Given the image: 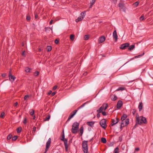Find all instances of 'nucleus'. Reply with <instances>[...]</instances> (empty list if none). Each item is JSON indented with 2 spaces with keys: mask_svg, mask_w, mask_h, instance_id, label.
<instances>
[{
  "mask_svg": "<svg viewBox=\"0 0 153 153\" xmlns=\"http://www.w3.org/2000/svg\"><path fill=\"white\" fill-rule=\"evenodd\" d=\"M59 41L58 40L56 39L55 40V43L56 44H58L59 43Z\"/></svg>",
  "mask_w": 153,
  "mask_h": 153,
  "instance_id": "nucleus-46",
  "label": "nucleus"
},
{
  "mask_svg": "<svg viewBox=\"0 0 153 153\" xmlns=\"http://www.w3.org/2000/svg\"><path fill=\"white\" fill-rule=\"evenodd\" d=\"M117 99V97L115 95H113L111 96V99L113 101H115Z\"/></svg>",
  "mask_w": 153,
  "mask_h": 153,
  "instance_id": "nucleus-22",
  "label": "nucleus"
},
{
  "mask_svg": "<svg viewBox=\"0 0 153 153\" xmlns=\"http://www.w3.org/2000/svg\"><path fill=\"white\" fill-rule=\"evenodd\" d=\"M100 114H97V117L99 118L100 117Z\"/></svg>",
  "mask_w": 153,
  "mask_h": 153,
  "instance_id": "nucleus-57",
  "label": "nucleus"
},
{
  "mask_svg": "<svg viewBox=\"0 0 153 153\" xmlns=\"http://www.w3.org/2000/svg\"><path fill=\"white\" fill-rule=\"evenodd\" d=\"M12 135L11 134H10L7 136V140H10L12 138Z\"/></svg>",
  "mask_w": 153,
  "mask_h": 153,
  "instance_id": "nucleus-37",
  "label": "nucleus"
},
{
  "mask_svg": "<svg viewBox=\"0 0 153 153\" xmlns=\"http://www.w3.org/2000/svg\"><path fill=\"white\" fill-rule=\"evenodd\" d=\"M88 142L87 141H84L82 143V147L84 153H87L88 152Z\"/></svg>",
  "mask_w": 153,
  "mask_h": 153,
  "instance_id": "nucleus-3",
  "label": "nucleus"
},
{
  "mask_svg": "<svg viewBox=\"0 0 153 153\" xmlns=\"http://www.w3.org/2000/svg\"><path fill=\"white\" fill-rule=\"evenodd\" d=\"M105 37L104 36L100 37L99 39V43H101L104 42L105 40Z\"/></svg>",
  "mask_w": 153,
  "mask_h": 153,
  "instance_id": "nucleus-14",
  "label": "nucleus"
},
{
  "mask_svg": "<svg viewBox=\"0 0 153 153\" xmlns=\"http://www.w3.org/2000/svg\"><path fill=\"white\" fill-rule=\"evenodd\" d=\"M62 137H65V135H64V131H63V134L62 135Z\"/></svg>",
  "mask_w": 153,
  "mask_h": 153,
  "instance_id": "nucleus-60",
  "label": "nucleus"
},
{
  "mask_svg": "<svg viewBox=\"0 0 153 153\" xmlns=\"http://www.w3.org/2000/svg\"><path fill=\"white\" fill-rule=\"evenodd\" d=\"M94 122L93 121L89 122L87 123L88 125L92 127L93 126Z\"/></svg>",
  "mask_w": 153,
  "mask_h": 153,
  "instance_id": "nucleus-19",
  "label": "nucleus"
},
{
  "mask_svg": "<svg viewBox=\"0 0 153 153\" xmlns=\"http://www.w3.org/2000/svg\"><path fill=\"white\" fill-rule=\"evenodd\" d=\"M52 49V48L51 46H48L47 47V50L48 51H50Z\"/></svg>",
  "mask_w": 153,
  "mask_h": 153,
  "instance_id": "nucleus-35",
  "label": "nucleus"
},
{
  "mask_svg": "<svg viewBox=\"0 0 153 153\" xmlns=\"http://www.w3.org/2000/svg\"><path fill=\"white\" fill-rule=\"evenodd\" d=\"M27 119L26 118H25L23 121V123L24 124H26L27 123Z\"/></svg>",
  "mask_w": 153,
  "mask_h": 153,
  "instance_id": "nucleus-43",
  "label": "nucleus"
},
{
  "mask_svg": "<svg viewBox=\"0 0 153 153\" xmlns=\"http://www.w3.org/2000/svg\"><path fill=\"white\" fill-rule=\"evenodd\" d=\"M17 138V136H14L12 138V140H16Z\"/></svg>",
  "mask_w": 153,
  "mask_h": 153,
  "instance_id": "nucleus-39",
  "label": "nucleus"
},
{
  "mask_svg": "<svg viewBox=\"0 0 153 153\" xmlns=\"http://www.w3.org/2000/svg\"><path fill=\"white\" fill-rule=\"evenodd\" d=\"M142 56V55H139L137 56H135L134 57V58H138V57H140V56Z\"/></svg>",
  "mask_w": 153,
  "mask_h": 153,
  "instance_id": "nucleus-55",
  "label": "nucleus"
},
{
  "mask_svg": "<svg viewBox=\"0 0 153 153\" xmlns=\"http://www.w3.org/2000/svg\"><path fill=\"white\" fill-rule=\"evenodd\" d=\"M113 38L115 39V40L117 41V33L116 30H115L113 32Z\"/></svg>",
  "mask_w": 153,
  "mask_h": 153,
  "instance_id": "nucleus-15",
  "label": "nucleus"
},
{
  "mask_svg": "<svg viewBox=\"0 0 153 153\" xmlns=\"http://www.w3.org/2000/svg\"><path fill=\"white\" fill-rule=\"evenodd\" d=\"M125 88L122 87H119L116 90V91H119L120 90L123 91L125 89Z\"/></svg>",
  "mask_w": 153,
  "mask_h": 153,
  "instance_id": "nucleus-31",
  "label": "nucleus"
},
{
  "mask_svg": "<svg viewBox=\"0 0 153 153\" xmlns=\"http://www.w3.org/2000/svg\"><path fill=\"white\" fill-rule=\"evenodd\" d=\"M77 111V110H75L74 111H73L70 114V115L69 116L68 118L67 121H69L71 120V119L74 116V115L76 114V113Z\"/></svg>",
  "mask_w": 153,
  "mask_h": 153,
  "instance_id": "nucleus-8",
  "label": "nucleus"
},
{
  "mask_svg": "<svg viewBox=\"0 0 153 153\" xmlns=\"http://www.w3.org/2000/svg\"><path fill=\"white\" fill-rule=\"evenodd\" d=\"M120 127L121 128L126 126L129 123V120L127 119L126 120H124L123 121H121Z\"/></svg>",
  "mask_w": 153,
  "mask_h": 153,
  "instance_id": "nucleus-5",
  "label": "nucleus"
},
{
  "mask_svg": "<svg viewBox=\"0 0 153 153\" xmlns=\"http://www.w3.org/2000/svg\"><path fill=\"white\" fill-rule=\"evenodd\" d=\"M103 108H104V110H105L108 107L107 104H104L102 105Z\"/></svg>",
  "mask_w": 153,
  "mask_h": 153,
  "instance_id": "nucleus-26",
  "label": "nucleus"
},
{
  "mask_svg": "<svg viewBox=\"0 0 153 153\" xmlns=\"http://www.w3.org/2000/svg\"><path fill=\"white\" fill-rule=\"evenodd\" d=\"M139 4V2L137 1L133 4L134 5L135 7H137Z\"/></svg>",
  "mask_w": 153,
  "mask_h": 153,
  "instance_id": "nucleus-40",
  "label": "nucleus"
},
{
  "mask_svg": "<svg viewBox=\"0 0 153 153\" xmlns=\"http://www.w3.org/2000/svg\"><path fill=\"white\" fill-rule=\"evenodd\" d=\"M137 124H136L134 126V128H136V127H137Z\"/></svg>",
  "mask_w": 153,
  "mask_h": 153,
  "instance_id": "nucleus-64",
  "label": "nucleus"
},
{
  "mask_svg": "<svg viewBox=\"0 0 153 153\" xmlns=\"http://www.w3.org/2000/svg\"><path fill=\"white\" fill-rule=\"evenodd\" d=\"M139 150V149L138 148H136L135 149V151H138Z\"/></svg>",
  "mask_w": 153,
  "mask_h": 153,
  "instance_id": "nucleus-56",
  "label": "nucleus"
},
{
  "mask_svg": "<svg viewBox=\"0 0 153 153\" xmlns=\"http://www.w3.org/2000/svg\"><path fill=\"white\" fill-rule=\"evenodd\" d=\"M87 72H85L83 74V75L85 76H86L87 75Z\"/></svg>",
  "mask_w": 153,
  "mask_h": 153,
  "instance_id": "nucleus-62",
  "label": "nucleus"
},
{
  "mask_svg": "<svg viewBox=\"0 0 153 153\" xmlns=\"http://www.w3.org/2000/svg\"><path fill=\"white\" fill-rule=\"evenodd\" d=\"M52 93V91H49V92H48V95H50Z\"/></svg>",
  "mask_w": 153,
  "mask_h": 153,
  "instance_id": "nucleus-51",
  "label": "nucleus"
},
{
  "mask_svg": "<svg viewBox=\"0 0 153 153\" xmlns=\"http://www.w3.org/2000/svg\"><path fill=\"white\" fill-rule=\"evenodd\" d=\"M39 72L38 71H36L34 73V75L35 76H38L39 74Z\"/></svg>",
  "mask_w": 153,
  "mask_h": 153,
  "instance_id": "nucleus-41",
  "label": "nucleus"
},
{
  "mask_svg": "<svg viewBox=\"0 0 153 153\" xmlns=\"http://www.w3.org/2000/svg\"><path fill=\"white\" fill-rule=\"evenodd\" d=\"M4 112H2L1 113V115L0 116V117L1 118H3V117L4 116Z\"/></svg>",
  "mask_w": 153,
  "mask_h": 153,
  "instance_id": "nucleus-44",
  "label": "nucleus"
},
{
  "mask_svg": "<svg viewBox=\"0 0 153 153\" xmlns=\"http://www.w3.org/2000/svg\"><path fill=\"white\" fill-rule=\"evenodd\" d=\"M136 123L138 124L141 125L143 123L146 124L147 120L146 118L143 117H139L137 114L136 115Z\"/></svg>",
  "mask_w": 153,
  "mask_h": 153,
  "instance_id": "nucleus-1",
  "label": "nucleus"
},
{
  "mask_svg": "<svg viewBox=\"0 0 153 153\" xmlns=\"http://www.w3.org/2000/svg\"><path fill=\"white\" fill-rule=\"evenodd\" d=\"M18 105V103L17 102H15L14 104V105L15 106H16L17 105Z\"/></svg>",
  "mask_w": 153,
  "mask_h": 153,
  "instance_id": "nucleus-59",
  "label": "nucleus"
},
{
  "mask_svg": "<svg viewBox=\"0 0 153 153\" xmlns=\"http://www.w3.org/2000/svg\"><path fill=\"white\" fill-rule=\"evenodd\" d=\"M89 36L88 35H85L84 37V39L85 40H87L89 39Z\"/></svg>",
  "mask_w": 153,
  "mask_h": 153,
  "instance_id": "nucleus-33",
  "label": "nucleus"
},
{
  "mask_svg": "<svg viewBox=\"0 0 153 153\" xmlns=\"http://www.w3.org/2000/svg\"><path fill=\"white\" fill-rule=\"evenodd\" d=\"M144 19V17L143 15L141 16L139 18V19L140 21L143 20Z\"/></svg>",
  "mask_w": 153,
  "mask_h": 153,
  "instance_id": "nucleus-38",
  "label": "nucleus"
},
{
  "mask_svg": "<svg viewBox=\"0 0 153 153\" xmlns=\"http://www.w3.org/2000/svg\"><path fill=\"white\" fill-rule=\"evenodd\" d=\"M34 113V111L33 109H31L29 111V113L31 116H33Z\"/></svg>",
  "mask_w": 153,
  "mask_h": 153,
  "instance_id": "nucleus-28",
  "label": "nucleus"
},
{
  "mask_svg": "<svg viewBox=\"0 0 153 153\" xmlns=\"http://www.w3.org/2000/svg\"><path fill=\"white\" fill-rule=\"evenodd\" d=\"M122 101L120 100L119 101L117 104V108L118 109L120 108L122 106Z\"/></svg>",
  "mask_w": 153,
  "mask_h": 153,
  "instance_id": "nucleus-16",
  "label": "nucleus"
},
{
  "mask_svg": "<svg viewBox=\"0 0 153 153\" xmlns=\"http://www.w3.org/2000/svg\"><path fill=\"white\" fill-rule=\"evenodd\" d=\"M143 107V105L142 102H140L138 106V108L139 109V111H140L141 110Z\"/></svg>",
  "mask_w": 153,
  "mask_h": 153,
  "instance_id": "nucleus-18",
  "label": "nucleus"
},
{
  "mask_svg": "<svg viewBox=\"0 0 153 153\" xmlns=\"http://www.w3.org/2000/svg\"><path fill=\"white\" fill-rule=\"evenodd\" d=\"M25 51H24L23 52H22V56H25Z\"/></svg>",
  "mask_w": 153,
  "mask_h": 153,
  "instance_id": "nucleus-61",
  "label": "nucleus"
},
{
  "mask_svg": "<svg viewBox=\"0 0 153 153\" xmlns=\"http://www.w3.org/2000/svg\"><path fill=\"white\" fill-rule=\"evenodd\" d=\"M57 86L56 85H55L53 87V90H55L57 89Z\"/></svg>",
  "mask_w": 153,
  "mask_h": 153,
  "instance_id": "nucleus-45",
  "label": "nucleus"
},
{
  "mask_svg": "<svg viewBox=\"0 0 153 153\" xmlns=\"http://www.w3.org/2000/svg\"><path fill=\"white\" fill-rule=\"evenodd\" d=\"M81 16L78 17V18L76 20V22H78L79 21H80L82 20L84 18L85 16V11H84L82 13H81L80 14Z\"/></svg>",
  "mask_w": 153,
  "mask_h": 153,
  "instance_id": "nucleus-4",
  "label": "nucleus"
},
{
  "mask_svg": "<svg viewBox=\"0 0 153 153\" xmlns=\"http://www.w3.org/2000/svg\"><path fill=\"white\" fill-rule=\"evenodd\" d=\"M127 116L126 114H124L121 117V121H123L124 120H126L127 119L126 118H127Z\"/></svg>",
  "mask_w": 153,
  "mask_h": 153,
  "instance_id": "nucleus-17",
  "label": "nucleus"
},
{
  "mask_svg": "<svg viewBox=\"0 0 153 153\" xmlns=\"http://www.w3.org/2000/svg\"><path fill=\"white\" fill-rule=\"evenodd\" d=\"M101 141L103 143H105L106 142V139L103 137H102L101 138Z\"/></svg>",
  "mask_w": 153,
  "mask_h": 153,
  "instance_id": "nucleus-25",
  "label": "nucleus"
},
{
  "mask_svg": "<svg viewBox=\"0 0 153 153\" xmlns=\"http://www.w3.org/2000/svg\"><path fill=\"white\" fill-rule=\"evenodd\" d=\"M56 94V93L55 92H53L51 94V95L52 96H53Z\"/></svg>",
  "mask_w": 153,
  "mask_h": 153,
  "instance_id": "nucleus-54",
  "label": "nucleus"
},
{
  "mask_svg": "<svg viewBox=\"0 0 153 153\" xmlns=\"http://www.w3.org/2000/svg\"><path fill=\"white\" fill-rule=\"evenodd\" d=\"M35 17L36 19H37L38 17V16L37 14H35Z\"/></svg>",
  "mask_w": 153,
  "mask_h": 153,
  "instance_id": "nucleus-53",
  "label": "nucleus"
},
{
  "mask_svg": "<svg viewBox=\"0 0 153 153\" xmlns=\"http://www.w3.org/2000/svg\"><path fill=\"white\" fill-rule=\"evenodd\" d=\"M30 19V16H27L26 18V19L27 21H29Z\"/></svg>",
  "mask_w": 153,
  "mask_h": 153,
  "instance_id": "nucleus-47",
  "label": "nucleus"
},
{
  "mask_svg": "<svg viewBox=\"0 0 153 153\" xmlns=\"http://www.w3.org/2000/svg\"><path fill=\"white\" fill-rule=\"evenodd\" d=\"M79 126V123H78L75 122L73 123L71 129V132L73 133L76 134L77 133Z\"/></svg>",
  "mask_w": 153,
  "mask_h": 153,
  "instance_id": "nucleus-2",
  "label": "nucleus"
},
{
  "mask_svg": "<svg viewBox=\"0 0 153 153\" xmlns=\"http://www.w3.org/2000/svg\"><path fill=\"white\" fill-rule=\"evenodd\" d=\"M31 96H29L28 95H25L24 97V99L25 100H28V98L30 97Z\"/></svg>",
  "mask_w": 153,
  "mask_h": 153,
  "instance_id": "nucleus-34",
  "label": "nucleus"
},
{
  "mask_svg": "<svg viewBox=\"0 0 153 153\" xmlns=\"http://www.w3.org/2000/svg\"><path fill=\"white\" fill-rule=\"evenodd\" d=\"M70 39L71 41H73L75 38V36L74 35L71 34L70 36Z\"/></svg>",
  "mask_w": 153,
  "mask_h": 153,
  "instance_id": "nucleus-24",
  "label": "nucleus"
},
{
  "mask_svg": "<svg viewBox=\"0 0 153 153\" xmlns=\"http://www.w3.org/2000/svg\"><path fill=\"white\" fill-rule=\"evenodd\" d=\"M53 20H51L50 22V24L51 25L53 23Z\"/></svg>",
  "mask_w": 153,
  "mask_h": 153,
  "instance_id": "nucleus-58",
  "label": "nucleus"
},
{
  "mask_svg": "<svg viewBox=\"0 0 153 153\" xmlns=\"http://www.w3.org/2000/svg\"><path fill=\"white\" fill-rule=\"evenodd\" d=\"M119 140L120 141H121L122 140V137H120L119 138Z\"/></svg>",
  "mask_w": 153,
  "mask_h": 153,
  "instance_id": "nucleus-50",
  "label": "nucleus"
},
{
  "mask_svg": "<svg viewBox=\"0 0 153 153\" xmlns=\"http://www.w3.org/2000/svg\"><path fill=\"white\" fill-rule=\"evenodd\" d=\"M129 44L128 43H126L121 45L120 47V48L122 49H125L127 48L128 47Z\"/></svg>",
  "mask_w": 153,
  "mask_h": 153,
  "instance_id": "nucleus-11",
  "label": "nucleus"
},
{
  "mask_svg": "<svg viewBox=\"0 0 153 153\" xmlns=\"http://www.w3.org/2000/svg\"><path fill=\"white\" fill-rule=\"evenodd\" d=\"M30 69L28 68H26L25 69V71L26 72H30Z\"/></svg>",
  "mask_w": 153,
  "mask_h": 153,
  "instance_id": "nucleus-36",
  "label": "nucleus"
},
{
  "mask_svg": "<svg viewBox=\"0 0 153 153\" xmlns=\"http://www.w3.org/2000/svg\"><path fill=\"white\" fill-rule=\"evenodd\" d=\"M36 130V127H33V131H34V132H35V131Z\"/></svg>",
  "mask_w": 153,
  "mask_h": 153,
  "instance_id": "nucleus-52",
  "label": "nucleus"
},
{
  "mask_svg": "<svg viewBox=\"0 0 153 153\" xmlns=\"http://www.w3.org/2000/svg\"><path fill=\"white\" fill-rule=\"evenodd\" d=\"M50 117V115H48L44 119V121H48Z\"/></svg>",
  "mask_w": 153,
  "mask_h": 153,
  "instance_id": "nucleus-23",
  "label": "nucleus"
},
{
  "mask_svg": "<svg viewBox=\"0 0 153 153\" xmlns=\"http://www.w3.org/2000/svg\"><path fill=\"white\" fill-rule=\"evenodd\" d=\"M132 114H133V115H134L136 113V111L134 109H133V111H132Z\"/></svg>",
  "mask_w": 153,
  "mask_h": 153,
  "instance_id": "nucleus-49",
  "label": "nucleus"
},
{
  "mask_svg": "<svg viewBox=\"0 0 153 153\" xmlns=\"http://www.w3.org/2000/svg\"><path fill=\"white\" fill-rule=\"evenodd\" d=\"M86 104V103H84L82 105H81L80 106H79V108L78 109L81 108L83 107Z\"/></svg>",
  "mask_w": 153,
  "mask_h": 153,
  "instance_id": "nucleus-42",
  "label": "nucleus"
},
{
  "mask_svg": "<svg viewBox=\"0 0 153 153\" xmlns=\"http://www.w3.org/2000/svg\"><path fill=\"white\" fill-rule=\"evenodd\" d=\"M101 113H102V114L104 116H105L106 115V114L105 111H102Z\"/></svg>",
  "mask_w": 153,
  "mask_h": 153,
  "instance_id": "nucleus-48",
  "label": "nucleus"
},
{
  "mask_svg": "<svg viewBox=\"0 0 153 153\" xmlns=\"http://www.w3.org/2000/svg\"><path fill=\"white\" fill-rule=\"evenodd\" d=\"M119 149L118 147H117L114 150V153H119Z\"/></svg>",
  "mask_w": 153,
  "mask_h": 153,
  "instance_id": "nucleus-27",
  "label": "nucleus"
},
{
  "mask_svg": "<svg viewBox=\"0 0 153 153\" xmlns=\"http://www.w3.org/2000/svg\"><path fill=\"white\" fill-rule=\"evenodd\" d=\"M104 109V108H103L102 106L101 107H100L99 109L97 110V112L98 113H100L102 112V111Z\"/></svg>",
  "mask_w": 153,
  "mask_h": 153,
  "instance_id": "nucleus-21",
  "label": "nucleus"
},
{
  "mask_svg": "<svg viewBox=\"0 0 153 153\" xmlns=\"http://www.w3.org/2000/svg\"><path fill=\"white\" fill-rule=\"evenodd\" d=\"M22 127H19L17 129V132L18 133H20L22 130Z\"/></svg>",
  "mask_w": 153,
  "mask_h": 153,
  "instance_id": "nucleus-30",
  "label": "nucleus"
},
{
  "mask_svg": "<svg viewBox=\"0 0 153 153\" xmlns=\"http://www.w3.org/2000/svg\"><path fill=\"white\" fill-rule=\"evenodd\" d=\"M61 140L64 141L65 150L66 152L68 151V145L67 144L68 140L66 139H65V137H62Z\"/></svg>",
  "mask_w": 153,
  "mask_h": 153,
  "instance_id": "nucleus-10",
  "label": "nucleus"
},
{
  "mask_svg": "<svg viewBox=\"0 0 153 153\" xmlns=\"http://www.w3.org/2000/svg\"><path fill=\"white\" fill-rule=\"evenodd\" d=\"M51 143V139L49 138L48 141H47L46 146V149L45 150V153H46V152L48 151V148H49L50 145Z\"/></svg>",
  "mask_w": 153,
  "mask_h": 153,
  "instance_id": "nucleus-7",
  "label": "nucleus"
},
{
  "mask_svg": "<svg viewBox=\"0 0 153 153\" xmlns=\"http://www.w3.org/2000/svg\"><path fill=\"white\" fill-rule=\"evenodd\" d=\"M9 80L11 82H13L15 79H16V77L13 76L11 73V71H10L9 73Z\"/></svg>",
  "mask_w": 153,
  "mask_h": 153,
  "instance_id": "nucleus-9",
  "label": "nucleus"
},
{
  "mask_svg": "<svg viewBox=\"0 0 153 153\" xmlns=\"http://www.w3.org/2000/svg\"><path fill=\"white\" fill-rule=\"evenodd\" d=\"M135 48L134 45H132L130 46H129L128 50L130 51L132 50Z\"/></svg>",
  "mask_w": 153,
  "mask_h": 153,
  "instance_id": "nucleus-20",
  "label": "nucleus"
},
{
  "mask_svg": "<svg viewBox=\"0 0 153 153\" xmlns=\"http://www.w3.org/2000/svg\"><path fill=\"white\" fill-rule=\"evenodd\" d=\"M2 76L3 77H5V74H2Z\"/></svg>",
  "mask_w": 153,
  "mask_h": 153,
  "instance_id": "nucleus-63",
  "label": "nucleus"
},
{
  "mask_svg": "<svg viewBox=\"0 0 153 153\" xmlns=\"http://www.w3.org/2000/svg\"><path fill=\"white\" fill-rule=\"evenodd\" d=\"M83 127H81L80 129V133L81 134V136H82L83 133Z\"/></svg>",
  "mask_w": 153,
  "mask_h": 153,
  "instance_id": "nucleus-29",
  "label": "nucleus"
},
{
  "mask_svg": "<svg viewBox=\"0 0 153 153\" xmlns=\"http://www.w3.org/2000/svg\"><path fill=\"white\" fill-rule=\"evenodd\" d=\"M119 7H120V9L123 11H125V8L124 6V4L122 3H120L119 4Z\"/></svg>",
  "mask_w": 153,
  "mask_h": 153,
  "instance_id": "nucleus-13",
  "label": "nucleus"
},
{
  "mask_svg": "<svg viewBox=\"0 0 153 153\" xmlns=\"http://www.w3.org/2000/svg\"><path fill=\"white\" fill-rule=\"evenodd\" d=\"M100 124L102 128L105 129L106 127V120L105 119L102 120L100 122Z\"/></svg>",
  "mask_w": 153,
  "mask_h": 153,
  "instance_id": "nucleus-6",
  "label": "nucleus"
},
{
  "mask_svg": "<svg viewBox=\"0 0 153 153\" xmlns=\"http://www.w3.org/2000/svg\"><path fill=\"white\" fill-rule=\"evenodd\" d=\"M119 119L117 118H116L115 119H112V123L111 124V126H113L117 123L119 122Z\"/></svg>",
  "mask_w": 153,
  "mask_h": 153,
  "instance_id": "nucleus-12",
  "label": "nucleus"
},
{
  "mask_svg": "<svg viewBox=\"0 0 153 153\" xmlns=\"http://www.w3.org/2000/svg\"><path fill=\"white\" fill-rule=\"evenodd\" d=\"M96 0H92L91 2V5L90 6V8H91L92 6L94 4Z\"/></svg>",
  "mask_w": 153,
  "mask_h": 153,
  "instance_id": "nucleus-32",
  "label": "nucleus"
}]
</instances>
